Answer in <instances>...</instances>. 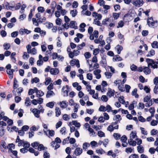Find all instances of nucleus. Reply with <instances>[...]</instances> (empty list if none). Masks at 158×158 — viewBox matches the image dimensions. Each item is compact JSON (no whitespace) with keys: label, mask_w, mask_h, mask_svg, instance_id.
Segmentation results:
<instances>
[{"label":"nucleus","mask_w":158,"mask_h":158,"mask_svg":"<svg viewBox=\"0 0 158 158\" xmlns=\"http://www.w3.org/2000/svg\"><path fill=\"white\" fill-rule=\"evenodd\" d=\"M151 98V97L150 95L149 96H146L145 98H144L143 99V101L144 102H147L148 101H149Z\"/></svg>","instance_id":"obj_47"},{"label":"nucleus","mask_w":158,"mask_h":158,"mask_svg":"<svg viewBox=\"0 0 158 158\" xmlns=\"http://www.w3.org/2000/svg\"><path fill=\"white\" fill-rule=\"evenodd\" d=\"M47 131L49 132V136H53L55 134V131L53 130H48Z\"/></svg>","instance_id":"obj_33"},{"label":"nucleus","mask_w":158,"mask_h":158,"mask_svg":"<svg viewBox=\"0 0 158 158\" xmlns=\"http://www.w3.org/2000/svg\"><path fill=\"white\" fill-rule=\"evenodd\" d=\"M120 14V12L117 13H113L112 16L114 19H117L119 18Z\"/></svg>","instance_id":"obj_20"},{"label":"nucleus","mask_w":158,"mask_h":158,"mask_svg":"<svg viewBox=\"0 0 158 158\" xmlns=\"http://www.w3.org/2000/svg\"><path fill=\"white\" fill-rule=\"evenodd\" d=\"M109 20V18H106L105 19H103L102 21V24L104 25H106L107 23V22H108Z\"/></svg>","instance_id":"obj_48"},{"label":"nucleus","mask_w":158,"mask_h":158,"mask_svg":"<svg viewBox=\"0 0 158 158\" xmlns=\"http://www.w3.org/2000/svg\"><path fill=\"white\" fill-rule=\"evenodd\" d=\"M128 143L130 145H132L134 146L136 145V142L135 141L133 140L132 139L130 138L128 139Z\"/></svg>","instance_id":"obj_10"},{"label":"nucleus","mask_w":158,"mask_h":158,"mask_svg":"<svg viewBox=\"0 0 158 158\" xmlns=\"http://www.w3.org/2000/svg\"><path fill=\"white\" fill-rule=\"evenodd\" d=\"M23 147L26 148L27 149L30 146V144L27 142H25L23 145Z\"/></svg>","instance_id":"obj_49"},{"label":"nucleus","mask_w":158,"mask_h":158,"mask_svg":"<svg viewBox=\"0 0 158 158\" xmlns=\"http://www.w3.org/2000/svg\"><path fill=\"white\" fill-rule=\"evenodd\" d=\"M71 151V149L69 147H68L65 149V152L68 154H70Z\"/></svg>","instance_id":"obj_61"},{"label":"nucleus","mask_w":158,"mask_h":158,"mask_svg":"<svg viewBox=\"0 0 158 158\" xmlns=\"http://www.w3.org/2000/svg\"><path fill=\"white\" fill-rule=\"evenodd\" d=\"M131 70L132 71H135L137 70V66L134 64H132L130 66Z\"/></svg>","instance_id":"obj_29"},{"label":"nucleus","mask_w":158,"mask_h":158,"mask_svg":"<svg viewBox=\"0 0 158 158\" xmlns=\"http://www.w3.org/2000/svg\"><path fill=\"white\" fill-rule=\"evenodd\" d=\"M148 34V31L147 30H143L142 32V34L144 36L147 35Z\"/></svg>","instance_id":"obj_58"},{"label":"nucleus","mask_w":158,"mask_h":158,"mask_svg":"<svg viewBox=\"0 0 158 158\" xmlns=\"http://www.w3.org/2000/svg\"><path fill=\"white\" fill-rule=\"evenodd\" d=\"M84 56L86 59H88L91 57V55L89 52H86L85 53Z\"/></svg>","instance_id":"obj_42"},{"label":"nucleus","mask_w":158,"mask_h":158,"mask_svg":"<svg viewBox=\"0 0 158 158\" xmlns=\"http://www.w3.org/2000/svg\"><path fill=\"white\" fill-rule=\"evenodd\" d=\"M138 152L140 153H142L144 152V148L142 145H139L137 147Z\"/></svg>","instance_id":"obj_13"},{"label":"nucleus","mask_w":158,"mask_h":158,"mask_svg":"<svg viewBox=\"0 0 158 158\" xmlns=\"http://www.w3.org/2000/svg\"><path fill=\"white\" fill-rule=\"evenodd\" d=\"M94 23L95 24H96L98 26H102L101 23H100V21L99 20H97V19H94Z\"/></svg>","instance_id":"obj_36"},{"label":"nucleus","mask_w":158,"mask_h":158,"mask_svg":"<svg viewBox=\"0 0 158 158\" xmlns=\"http://www.w3.org/2000/svg\"><path fill=\"white\" fill-rule=\"evenodd\" d=\"M138 118L139 120L141 122H144L146 121L145 119L141 116H139Z\"/></svg>","instance_id":"obj_56"},{"label":"nucleus","mask_w":158,"mask_h":158,"mask_svg":"<svg viewBox=\"0 0 158 158\" xmlns=\"http://www.w3.org/2000/svg\"><path fill=\"white\" fill-rule=\"evenodd\" d=\"M143 70L144 73L146 75L149 74L151 73V69L148 67H144L143 68Z\"/></svg>","instance_id":"obj_9"},{"label":"nucleus","mask_w":158,"mask_h":158,"mask_svg":"<svg viewBox=\"0 0 158 158\" xmlns=\"http://www.w3.org/2000/svg\"><path fill=\"white\" fill-rule=\"evenodd\" d=\"M50 91H48L47 92L46 97L47 98H49L50 97L51 95H52V94H54V93L53 92V91L52 90H49Z\"/></svg>","instance_id":"obj_25"},{"label":"nucleus","mask_w":158,"mask_h":158,"mask_svg":"<svg viewBox=\"0 0 158 158\" xmlns=\"http://www.w3.org/2000/svg\"><path fill=\"white\" fill-rule=\"evenodd\" d=\"M100 64L102 66L104 67H105L107 66L106 60H102L100 61Z\"/></svg>","instance_id":"obj_37"},{"label":"nucleus","mask_w":158,"mask_h":158,"mask_svg":"<svg viewBox=\"0 0 158 158\" xmlns=\"http://www.w3.org/2000/svg\"><path fill=\"white\" fill-rule=\"evenodd\" d=\"M113 136L116 140H118L120 138L121 135L118 133H114L113 134Z\"/></svg>","instance_id":"obj_34"},{"label":"nucleus","mask_w":158,"mask_h":158,"mask_svg":"<svg viewBox=\"0 0 158 158\" xmlns=\"http://www.w3.org/2000/svg\"><path fill=\"white\" fill-rule=\"evenodd\" d=\"M117 48V51L118 54H120L121 53V52L122 50L123 49V47L121 45H118L116 46Z\"/></svg>","instance_id":"obj_18"},{"label":"nucleus","mask_w":158,"mask_h":158,"mask_svg":"<svg viewBox=\"0 0 158 158\" xmlns=\"http://www.w3.org/2000/svg\"><path fill=\"white\" fill-rule=\"evenodd\" d=\"M44 95V93L41 90H38V94H37V96L40 97Z\"/></svg>","instance_id":"obj_52"},{"label":"nucleus","mask_w":158,"mask_h":158,"mask_svg":"<svg viewBox=\"0 0 158 158\" xmlns=\"http://www.w3.org/2000/svg\"><path fill=\"white\" fill-rule=\"evenodd\" d=\"M51 81V79L50 77H47L45 79V81L44 82L46 85H48Z\"/></svg>","instance_id":"obj_23"},{"label":"nucleus","mask_w":158,"mask_h":158,"mask_svg":"<svg viewBox=\"0 0 158 158\" xmlns=\"http://www.w3.org/2000/svg\"><path fill=\"white\" fill-rule=\"evenodd\" d=\"M113 59H114L116 61H119L122 60V58L120 57L118 55H115L113 57Z\"/></svg>","instance_id":"obj_15"},{"label":"nucleus","mask_w":158,"mask_h":158,"mask_svg":"<svg viewBox=\"0 0 158 158\" xmlns=\"http://www.w3.org/2000/svg\"><path fill=\"white\" fill-rule=\"evenodd\" d=\"M62 124V122L61 121H59L58 123H56V129H57L58 128L60 127Z\"/></svg>","instance_id":"obj_59"},{"label":"nucleus","mask_w":158,"mask_h":158,"mask_svg":"<svg viewBox=\"0 0 158 158\" xmlns=\"http://www.w3.org/2000/svg\"><path fill=\"white\" fill-rule=\"evenodd\" d=\"M20 152H21L23 153H25L26 152H27L28 151V150L26 148H21L20 150Z\"/></svg>","instance_id":"obj_62"},{"label":"nucleus","mask_w":158,"mask_h":158,"mask_svg":"<svg viewBox=\"0 0 158 158\" xmlns=\"http://www.w3.org/2000/svg\"><path fill=\"white\" fill-rule=\"evenodd\" d=\"M151 46L153 48H158V42L156 41H154L151 44Z\"/></svg>","instance_id":"obj_16"},{"label":"nucleus","mask_w":158,"mask_h":158,"mask_svg":"<svg viewBox=\"0 0 158 158\" xmlns=\"http://www.w3.org/2000/svg\"><path fill=\"white\" fill-rule=\"evenodd\" d=\"M118 25L117 26V28L122 27L124 26V23L123 21L121 20L118 22Z\"/></svg>","instance_id":"obj_35"},{"label":"nucleus","mask_w":158,"mask_h":158,"mask_svg":"<svg viewBox=\"0 0 158 158\" xmlns=\"http://www.w3.org/2000/svg\"><path fill=\"white\" fill-rule=\"evenodd\" d=\"M115 91L114 90L110 88H108V90L107 93V95L109 97H111L114 96Z\"/></svg>","instance_id":"obj_6"},{"label":"nucleus","mask_w":158,"mask_h":158,"mask_svg":"<svg viewBox=\"0 0 158 158\" xmlns=\"http://www.w3.org/2000/svg\"><path fill=\"white\" fill-rule=\"evenodd\" d=\"M67 103L66 102V101H63L62 102H60L59 104L60 105V107L61 108H65L68 106V104H67Z\"/></svg>","instance_id":"obj_8"},{"label":"nucleus","mask_w":158,"mask_h":158,"mask_svg":"<svg viewBox=\"0 0 158 158\" xmlns=\"http://www.w3.org/2000/svg\"><path fill=\"white\" fill-rule=\"evenodd\" d=\"M125 88L126 92L127 93H129L130 90L131 88V86L128 85L126 84L125 85Z\"/></svg>","instance_id":"obj_46"},{"label":"nucleus","mask_w":158,"mask_h":158,"mask_svg":"<svg viewBox=\"0 0 158 158\" xmlns=\"http://www.w3.org/2000/svg\"><path fill=\"white\" fill-rule=\"evenodd\" d=\"M32 111L33 113L34 114V115L35 117L37 118L40 117L39 114L40 113L39 110H38L36 108H35L33 109Z\"/></svg>","instance_id":"obj_7"},{"label":"nucleus","mask_w":158,"mask_h":158,"mask_svg":"<svg viewBox=\"0 0 158 158\" xmlns=\"http://www.w3.org/2000/svg\"><path fill=\"white\" fill-rule=\"evenodd\" d=\"M53 88V84L52 83H51L47 87V89L48 90H51Z\"/></svg>","instance_id":"obj_57"},{"label":"nucleus","mask_w":158,"mask_h":158,"mask_svg":"<svg viewBox=\"0 0 158 158\" xmlns=\"http://www.w3.org/2000/svg\"><path fill=\"white\" fill-rule=\"evenodd\" d=\"M23 88L22 87H20L17 89L15 91V89L13 90L12 92L13 93V94L14 95L16 96V92L18 94V96H20L21 95V93L23 92Z\"/></svg>","instance_id":"obj_3"},{"label":"nucleus","mask_w":158,"mask_h":158,"mask_svg":"<svg viewBox=\"0 0 158 158\" xmlns=\"http://www.w3.org/2000/svg\"><path fill=\"white\" fill-rule=\"evenodd\" d=\"M3 46L5 50H7L10 48V45L9 43H5L3 44Z\"/></svg>","instance_id":"obj_26"},{"label":"nucleus","mask_w":158,"mask_h":158,"mask_svg":"<svg viewBox=\"0 0 158 158\" xmlns=\"http://www.w3.org/2000/svg\"><path fill=\"white\" fill-rule=\"evenodd\" d=\"M146 62L148 64V66H151V68L153 69H157L158 67L157 64H158V60L157 59L156 61H155L152 59L149 58H146Z\"/></svg>","instance_id":"obj_1"},{"label":"nucleus","mask_w":158,"mask_h":158,"mask_svg":"<svg viewBox=\"0 0 158 158\" xmlns=\"http://www.w3.org/2000/svg\"><path fill=\"white\" fill-rule=\"evenodd\" d=\"M56 6V3L55 1H52L51 4V7L52 9H55Z\"/></svg>","instance_id":"obj_32"},{"label":"nucleus","mask_w":158,"mask_h":158,"mask_svg":"<svg viewBox=\"0 0 158 158\" xmlns=\"http://www.w3.org/2000/svg\"><path fill=\"white\" fill-rule=\"evenodd\" d=\"M87 78L89 80H91L93 79V76L91 73H88L87 74Z\"/></svg>","instance_id":"obj_51"},{"label":"nucleus","mask_w":158,"mask_h":158,"mask_svg":"<svg viewBox=\"0 0 158 158\" xmlns=\"http://www.w3.org/2000/svg\"><path fill=\"white\" fill-rule=\"evenodd\" d=\"M72 123L73 125H75L77 127H79L81 126L80 123L77 122V120L73 121Z\"/></svg>","instance_id":"obj_28"},{"label":"nucleus","mask_w":158,"mask_h":158,"mask_svg":"<svg viewBox=\"0 0 158 158\" xmlns=\"http://www.w3.org/2000/svg\"><path fill=\"white\" fill-rule=\"evenodd\" d=\"M121 140L123 143H126L127 140V138L125 135H123L121 138Z\"/></svg>","instance_id":"obj_30"},{"label":"nucleus","mask_w":158,"mask_h":158,"mask_svg":"<svg viewBox=\"0 0 158 158\" xmlns=\"http://www.w3.org/2000/svg\"><path fill=\"white\" fill-rule=\"evenodd\" d=\"M29 128V127L27 125H24L22 127V130L24 131H27Z\"/></svg>","instance_id":"obj_60"},{"label":"nucleus","mask_w":158,"mask_h":158,"mask_svg":"<svg viewBox=\"0 0 158 158\" xmlns=\"http://www.w3.org/2000/svg\"><path fill=\"white\" fill-rule=\"evenodd\" d=\"M98 135L100 137L105 136V133L102 131H99L98 132Z\"/></svg>","instance_id":"obj_31"},{"label":"nucleus","mask_w":158,"mask_h":158,"mask_svg":"<svg viewBox=\"0 0 158 158\" xmlns=\"http://www.w3.org/2000/svg\"><path fill=\"white\" fill-rule=\"evenodd\" d=\"M99 50L98 48H95L93 50V54L96 56L99 53Z\"/></svg>","instance_id":"obj_44"},{"label":"nucleus","mask_w":158,"mask_h":158,"mask_svg":"<svg viewBox=\"0 0 158 158\" xmlns=\"http://www.w3.org/2000/svg\"><path fill=\"white\" fill-rule=\"evenodd\" d=\"M39 143L37 142H35L31 143V146L35 148H36L35 147L38 146Z\"/></svg>","instance_id":"obj_54"},{"label":"nucleus","mask_w":158,"mask_h":158,"mask_svg":"<svg viewBox=\"0 0 158 158\" xmlns=\"http://www.w3.org/2000/svg\"><path fill=\"white\" fill-rule=\"evenodd\" d=\"M129 158H139V156L137 154H132L129 156Z\"/></svg>","instance_id":"obj_64"},{"label":"nucleus","mask_w":158,"mask_h":158,"mask_svg":"<svg viewBox=\"0 0 158 158\" xmlns=\"http://www.w3.org/2000/svg\"><path fill=\"white\" fill-rule=\"evenodd\" d=\"M98 110L100 111L105 112L106 110V108L104 106L101 105L99 108Z\"/></svg>","instance_id":"obj_40"},{"label":"nucleus","mask_w":158,"mask_h":158,"mask_svg":"<svg viewBox=\"0 0 158 158\" xmlns=\"http://www.w3.org/2000/svg\"><path fill=\"white\" fill-rule=\"evenodd\" d=\"M70 13L73 17H75L77 15V11L76 10H71Z\"/></svg>","instance_id":"obj_19"},{"label":"nucleus","mask_w":158,"mask_h":158,"mask_svg":"<svg viewBox=\"0 0 158 158\" xmlns=\"http://www.w3.org/2000/svg\"><path fill=\"white\" fill-rule=\"evenodd\" d=\"M56 116V117H59L61 114L60 110L59 107H56L55 108Z\"/></svg>","instance_id":"obj_11"},{"label":"nucleus","mask_w":158,"mask_h":158,"mask_svg":"<svg viewBox=\"0 0 158 158\" xmlns=\"http://www.w3.org/2000/svg\"><path fill=\"white\" fill-rule=\"evenodd\" d=\"M40 81L39 78L37 77H35L34 78H32L31 80V83L33 84L34 83H37Z\"/></svg>","instance_id":"obj_17"},{"label":"nucleus","mask_w":158,"mask_h":158,"mask_svg":"<svg viewBox=\"0 0 158 158\" xmlns=\"http://www.w3.org/2000/svg\"><path fill=\"white\" fill-rule=\"evenodd\" d=\"M157 133V130L155 129L152 130L151 131V134L152 135H156Z\"/></svg>","instance_id":"obj_55"},{"label":"nucleus","mask_w":158,"mask_h":158,"mask_svg":"<svg viewBox=\"0 0 158 158\" xmlns=\"http://www.w3.org/2000/svg\"><path fill=\"white\" fill-rule=\"evenodd\" d=\"M54 105V104L53 102H50L46 104L47 107H49L50 108H52Z\"/></svg>","instance_id":"obj_27"},{"label":"nucleus","mask_w":158,"mask_h":158,"mask_svg":"<svg viewBox=\"0 0 158 158\" xmlns=\"http://www.w3.org/2000/svg\"><path fill=\"white\" fill-rule=\"evenodd\" d=\"M37 10L39 12L42 13L44 12L45 10L44 8L42 6H39L38 7Z\"/></svg>","instance_id":"obj_38"},{"label":"nucleus","mask_w":158,"mask_h":158,"mask_svg":"<svg viewBox=\"0 0 158 158\" xmlns=\"http://www.w3.org/2000/svg\"><path fill=\"white\" fill-rule=\"evenodd\" d=\"M118 100L120 103L123 104H124L125 103V101L124 100V97L123 96L119 97Z\"/></svg>","instance_id":"obj_24"},{"label":"nucleus","mask_w":158,"mask_h":158,"mask_svg":"<svg viewBox=\"0 0 158 158\" xmlns=\"http://www.w3.org/2000/svg\"><path fill=\"white\" fill-rule=\"evenodd\" d=\"M15 102L16 103H18L21 100V98L20 97L18 96H16L15 97Z\"/></svg>","instance_id":"obj_50"},{"label":"nucleus","mask_w":158,"mask_h":158,"mask_svg":"<svg viewBox=\"0 0 158 158\" xmlns=\"http://www.w3.org/2000/svg\"><path fill=\"white\" fill-rule=\"evenodd\" d=\"M5 130L3 128V127L1 126L0 127V136L2 137L4 135Z\"/></svg>","instance_id":"obj_22"},{"label":"nucleus","mask_w":158,"mask_h":158,"mask_svg":"<svg viewBox=\"0 0 158 158\" xmlns=\"http://www.w3.org/2000/svg\"><path fill=\"white\" fill-rule=\"evenodd\" d=\"M50 72L52 75H56L59 73V71L57 68H52L50 69Z\"/></svg>","instance_id":"obj_4"},{"label":"nucleus","mask_w":158,"mask_h":158,"mask_svg":"<svg viewBox=\"0 0 158 158\" xmlns=\"http://www.w3.org/2000/svg\"><path fill=\"white\" fill-rule=\"evenodd\" d=\"M155 51L153 49H151L149 52L148 54L146 55L147 57L152 56L155 55Z\"/></svg>","instance_id":"obj_14"},{"label":"nucleus","mask_w":158,"mask_h":158,"mask_svg":"<svg viewBox=\"0 0 158 158\" xmlns=\"http://www.w3.org/2000/svg\"><path fill=\"white\" fill-rule=\"evenodd\" d=\"M82 152V150L80 148H77L75 150L74 153L76 156H80Z\"/></svg>","instance_id":"obj_5"},{"label":"nucleus","mask_w":158,"mask_h":158,"mask_svg":"<svg viewBox=\"0 0 158 158\" xmlns=\"http://www.w3.org/2000/svg\"><path fill=\"white\" fill-rule=\"evenodd\" d=\"M130 136L132 139H134L135 137L137 136L136 133L134 132L133 131H132L130 134Z\"/></svg>","instance_id":"obj_45"},{"label":"nucleus","mask_w":158,"mask_h":158,"mask_svg":"<svg viewBox=\"0 0 158 158\" xmlns=\"http://www.w3.org/2000/svg\"><path fill=\"white\" fill-rule=\"evenodd\" d=\"M143 2L142 0H136L134 2V4H135L136 6H137L138 5H140L141 4H142V2Z\"/></svg>","instance_id":"obj_39"},{"label":"nucleus","mask_w":158,"mask_h":158,"mask_svg":"<svg viewBox=\"0 0 158 158\" xmlns=\"http://www.w3.org/2000/svg\"><path fill=\"white\" fill-rule=\"evenodd\" d=\"M76 22L74 21H71L70 22V27L74 28L75 29H77V27L75 25Z\"/></svg>","instance_id":"obj_12"},{"label":"nucleus","mask_w":158,"mask_h":158,"mask_svg":"<svg viewBox=\"0 0 158 158\" xmlns=\"http://www.w3.org/2000/svg\"><path fill=\"white\" fill-rule=\"evenodd\" d=\"M101 99L103 101L105 102H106L108 100L107 97L105 95H103L102 96Z\"/></svg>","instance_id":"obj_53"},{"label":"nucleus","mask_w":158,"mask_h":158,"mask_svg":"<svg viewBox=\"0 0 158 158\" xmlns=\"http://www.w3.org/2000/svg\"><path fill=\"white\" fill-rule=\"evenodd\" d=\"M25 101V104L27 106H28L31 105L30 100L29 97L26 98Z\"/></svg>","instance_id":"obj_21"},{"label":"nucleus","mask_w":158,"mask_h":158,"mask_svg":"<svg viewBox=\"0 0 158 158\" xmlns=\"http://www.w3.org/2000/svg\"><path fill=\"white\" fill-rule=\"evenodd\" d=\"M63 118L64 120L67 121L69 120L70 119V118L68 115L64 114L63 115Z\"/></svg>","instance_id":"obj_41"},{"label":"nucleus","mask_w":158,"mask_h":158,"mask_svg":"<svg viewBox=\"0 0 158 158\" xmlns=\"http://www.w3.org/2000/svg\"><path fill=\"white\" fill-rule=\"evenodd\" d=\"M18 35V32L17 31L13 32L11 34V37L14 38L17 37Z\"/></svg>","instance_id":"obj_43"},{"label":"nucleus","mask_w":158,"mask_h":158,"mask_svg":"<svg viewBox=\"0 0 158 158\" xmlns=\"http://www.w3.org/2000/svg\"><path fill=\"white\" fill-rule=\"evenodd\" d=\"M149 19H152L153 20V19L152 17L150 18H148L147 21V23L148 25H150L151 24V26L153 28H158V22L157 21H154V22L150 23V21L148 20Z\"/></svg>","instance_id":"obj_2"},{"label":"nucleus","mask_w":158,"mask_h":158,"mask_svg":"<svg viewBox=\"0 0 158 158\" xmlns=\"http://www.w3.org/2000/svg\"><path fill=\"white\" fill-rule=\"evenodd\" d=\"M44 158H49V154L47 152H44Z\"/></svg>","instance_id":"obj_63"}]
</instances>
